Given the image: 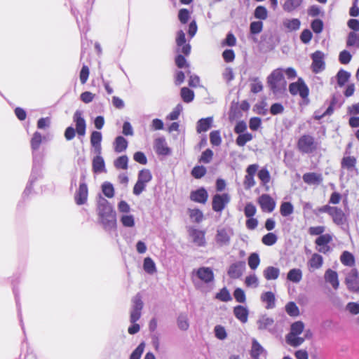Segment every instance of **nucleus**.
Here are the masks:
<instances>
[{"mask_svg": "<svg viewBox=\"0 0 359 359\" xmlns=\"http://www.w3.org/2000/svg\"><path fill=\"white\" fill-rule=\"evenodd\" d=\"M143 269L149 274H154L156 272V264L150 257H146L144 259Z\"/></svg>", "mask_w": 359, "mask_h": 359, "instance_id": "a19ab883", "label": "nucleus"}, {"mask_svg": "<svg viewBox=\"0 0 359 359\" xmlns=\"http://www.w3.org/2000/svg\"><path fill=\"white\" fill-rule=\"evenodd\" d=\"M289 91L291 95H299L302 99L307 98L309 93V88L302 78L289 85Z\"/></svg>", "mask_w": 359, "mask_h": 359, "instance_id": "423d86ee", "label": "nucleus"}, {"mask_svg": "<svg viewBox=\"0 0 359 359\" xmlns=\"http://www.w3.org/2000/svg\"><path fill=\"white\" fill-rule=\"evenodd\" d=\"M194 273H196L198 279L206 284L212 282L214 280L213 271L209 267H200L196 271H194Z\"/></svg>", "mask_w": 359, "mask_h": 359, "instance_id": "4468645a", "label": "nucleus"}, {"mask_svg": "<svg viewBox=\"0 0 359 359\" xmlns=\"http://www.w3.org/2000/svg\"><path fill=\"white\" fill-rule=\"evenodd\" d=\"M348 289L353 292L359 291V276L355 269H353L347 274L345 279Z\"/></svg>", "mask_w": 359, "mask_h": 359, "instance_id": "1a4fd4ad", "label": "nucleus"}, {"mask_svg": "<svg viewBox=\"0 0 359 359\" xmlns=\"http://www.w3.org/2000/svg\"><path fill=\"white\" fill-rule=\"evenodd\" d=\"M259 168L257 164H251L246 169L243 185L245 189H250L255 185L254 177Z\"/></svg>", "mask_w": 359, "mask_h": 359, "instance_id": "9d476101", "label": "nucleus"}, {"mask_svg": "<svg viewBox=\"0 0 359 359\" xmlns=\"http://www.w3.org/2000/svg\"><path fill=\"white\" fill-rule=\"evenodd\" d=\"M88 187L87 184L83 182L80 183L79 188L75 194V201L77 205H83L86 203L88 198Z\"/></svg>", "mask_w": 359, "mask_h": 359, "instance_id": "a211bd4d", "label": "nucleus"}, {"mask_svg": "<svg viewBox=\"0 0 359 359\" xmlns=\"http://www.w3.org/2000/svg\"><path fill=\"white\" fill-rule=\"evenodd\" d=\"M190 237L192 242L198 247H204L206 245L205 232L204 231L198 230L191 228L189 231Z\"/></svg>", "mask_w": 359, "mask_h": 359, "instance_id": "f8f14e48", "label": "nucleus"}, {"mask_svg": "<svg viewBox=\"0 0 359 359\" xmlns=\"http://www.w3.org/2000/svg\"><path fill=\"white\" fill-rule=\"evenodd\" d=\"M266 354L265 349L257 341V339H252L250 355L253 359H259L261 355Z\"/></svg>", "mask_w": 359, "mask_h": 359, "instance_id": "5701e85b", "label": "nucleus"}, {"mask_svg": "<svg viewBox=\"0 0 359 359\" xmlns=\"http://www.w3.org/2000/svg\"><path fill=\"white\" fill-rule=\"evenodd\" d=\"M176 51L178 53H183L185 55H189L191 52V46L189 43L186 42L185 34L182 30L177 32L176 36Z\"/></svg>", "mask_w": 359, "mask_h": 359, "instance_id": "6e6552de", "label": "nucleus"}, {"mask_svg": "<svg viewBox=\"0 0 359 359\" xmlns=\"http://www.w3.org/2000/svg\"><path fill=\"white\" fill-rule=\"evenodd\" d=\"M229 201L230 196L228 194H217L212 198V210L217 212H222Z\"/></svg>", "mask_w": 359, "mask_h": 359, "instance_id": "0eeeda50", "label": "nucleus"}, {"mask_svg": "<svg viewBox=\"0 0 359 359\" xmlns=\"http://www.w3.org/2000/svg\"><path fill=\"white\" fill-rule=\"evenodd\" d=\"M145 347L144 342L140 343L138 346L133 351L130 356V359H140Z\"/></svg>", "mask_w": 359, "mask_h": 359, "instance_id": "052dcab7", "label": "nucleus"}, {"mask_svg": "<svg viewBox=\"0 0 359 359\" xmlns=\"http://www.w3.org/2000/svg\"><path fill=\"white\" fill-rule=\"evenodd\" d=\"M258 177L263 184H266L270 181V174L267 169L262 168L258 172Z\"/></svg>", "mask_w": 359, "mask_h": 359, "instance_id": "69168bd1", "label": "nucleus"}, {"mask_svg": "<svg viewBox=\"0 0 359 359\" xmlns=\"http://www.w3.org/2000/svg\"><path fill=\"white\" fill-rule=\"evenodd\" d=\"M152 179V175L149 170L142 169L138 173L137 181L144 184H147Z\"/></svg>", "mask_w": 359, "mask_h": 359, "instance_id": "37998d69", "label": "nucleus"}, {"mask_svg": "<svg viewBox=\"0 0 359 359\" xmlns=\"http://www.w3.org/2000/svg\"><path fill=\"white\" fill-rule=\"evenodd\" d=\"M122 224L126 227H133L135 225L134 217L131 215H124L121 218Z\"/></svg>", "mask_w": 359, "mask_h": 359, "instance_id": "e2e57ef3", "label": "nucleus"}, {"mask_svg": "<svg viewBox=\"0 0 359 359\" xmlns=\"http://www.w3.org/2000/svg\"><path fill=\"white\" fill-rule=\"evenodd\" d=\"M279 274L280 269L272 266L266 267L263 271L264 277L268 280L277 279Z\"/></svg>", "mask_w": 359, "mask_h": 359, "instance_id": "7c9ffc66", "label": "nucleus"}, {"mask_svg": "<svg viewBox=\"0 0 359 359\" xmlns=\"http://www.w3.org/2000/svg\"><path fill=\"white\" fill-rule=\"evenodd\" d=\"M287 278L293 283H299L302 278V272L299 269H292L287 273Z\"/></svg>", "mask_w": 359, "mask_h": 359, "instance_id": "c9c22d12", "label": "nucleus"}, {"mask_svg": "<svg viewBox=\"0 0 359 359\" xmlns=\"http://www.w3.org/2000/svg\"><path fill=\"white\" fill-rule=\"evenodd\" d=\"M260 299L266 304V309H272L276 306V297L272 292H265L261 294Z\"/></svg>", "mask_w": 359, "mask_h": 359, "instance_id": "412c9836", "label": "nucleus"}, {"mask_svg": "<svg viewBox=\"0 0 359 359\" xmlns=\"http://www.w3.org/2000/svg\"><path fill=\"white\" fill-rule=\"evenodd\" d=\"M214 332L215 337L220 340H224L227 337L225 328L222 325H216Z\"/></svg>", "mask_w": 359, "mask_h": 359, "instance_id": "0e129e2a", "label": "nucleus"}, {"mask_svg": "<svg viewBox=\"0 0 359 359\" xmlns=\"http://www.w3.org/2000/svg\"><path fill=\"white\" fill-rule=\"evenodd\" d=\"M340 260L344 265L348 266H352L355 264L353 255L348 251L343 252L340 257Z\"/></svg>", "mask_w": 359, "mask_h": 359, "instance_id": "58836bf2", "label": "nucleus"}, {"mask_svg": "<svg viewBox=\"0 0 359 359\" xmlns=\"http://www.w3.org/2000/svg\"><path fill=\"white\" fill-rule=\"evenodd\" d=\"M297 147L300 152L311 154L317 149V142L313 136L304 135L299 137Z\"/></svg>", "mask_w": 359, "mask_h": 359, "instance_id": "20e7f679", "label": "nucleus"}, {"mask_svg": "<svg viewBox=\"0 0 359 359\" xmlns=\"http://www.w3.org/2000/svg\"><path fill=\"white\" fill-rule=\"evenodd\" d=\"M217 299H219L222 302H229L232 299L231 296L229 292V290L226 287H223L219 292L216 294L215 297Z\"/></svg>", "mask_w": 359, "mask_h": 359, "instance_id": "6e6d98bb", "label": "nucleus"}, {"mask_svg": "<svg viewBox=\"0 0 359 359\" xmlns=\"http://www.w3.org/2000/svg\"><path fill=\"white\" fill-rule=\"evenodd\" d=\"M82 111L77 110L74 114L73 120L76 124V131L79 136L83 137L86 134V123L82 116Z\"/></svg>", "mask_w": 359, "mask_h": 359, "instance_id": "ddd939ff", "label": "nucleus"}, {"mask_svg": "<svg viewBox=\"0 0 359 359\" xmlns=\"http://www.w3.org/2000/svg\"><path fill=\"white\" fill-rule=\"evenodd\" d=\"M128 156L126 155L121 156L115 160L114 166L118 169L126 170V169H128Z\"/></svg>", "mask_w": 359, "mask_h": 359, "instance_id": "603ef678", "label": "nucleus"}, {"mask_svg": "<svg viewBox=\"0 0 359 359\" xmlns=\"http://www.w3.org/2000/svg\"><path fill=\"white\" fill-rule=\"evenodd\" d=\"M301 22L299 19H286L283 21V25L290 31H295L299 29Z\"/></svg>", "mask_w": 359, "mask_h": 359, "instance_id": "ea45409f", "label": "nucleus"}, {"mask_svg": "<svg viewBox=\"0 0 359 359\" xmlns=\"http://www.w3.org/2000/svg\"><path fill=\"white\" fill-rule=\"evenodd\" d=\"M303 180L309 184H319L323 181L320 174L316 172H308L303 175Z\"/></svg>", "mask_w": 359, "mask_h": 359, "instance_id": "c756f323", "label": "nucleus"}, {"mask_svg": "<svg viewBox=\"0 0 359 359\" xmlns=\"http://www.w3.org/2000/svg\"><path fill=\"white\" fill-rule=\"evenodd\" d=\"M273 319L272 318L267 316L266 315L262 316L257 321L258 329L261 330H269L271 327L273 326Z\"/></svg>", "mask_w": 359, "mask_h": 359, "instance_id": "bb28decb", "label": "nucleus"}, {"mask_svg": "<svg viewBox=\"0 0 359 359\" xmlns=\"http://www.w3.org/2000/svg\"><path fill=\"white\" fill-rule=\"evenodd\" d=\"M311 27L315 33L320 34L323 29V22L320 19H316L312 21Z\"/></svg>", "mask_w": 359, "mask_h": 359, "instance_id": "774afa93", "label": "nucleus"}, {"mask_svg": "<svg viewBox=\"0 0 359 359\" xmlns=\"http://www.w3.org/2000/svg\"><path fill=\"white\" fill-rule=\"evenodd\" d=\"M332 241V236L330 234H322L319 237H318L315 243L316 245H328Z\"/></svg>", "mask_w": 359, "mask_h": 359, "instance_id": "5fc2aeb1", "label": "nucleus"}, {"mask_svg": "<svg viewBox=\"0 0 359 359\" xmlns=\"http://www.w3.org/2000/svg\"><path fill=\"white\" fill-rule=\"evenodd\" d=\"M206 173V169L203 166H196L191 171V175L196 179L201 178Z\"/></svg>", "mask_w": 359, "mask_h": 359, "instance_id": "338daca9", "label": "nucleus"}, {"mask_svg": "<svg viewBox=\"0 0 359 359\" xmlns=\"http://www.w3.org/2000/svg\"><path fill=\"white\" fill-rule=\"evenodd\" d=\"M356 159L353 156L344 157L341 160V168H346L348 170H353L355 168Z\"/></svg>", "mask_w": 359, "mask_h": 359, "instance_id": "4c0bfd02", "label": "nucleus"}, {"mask_svg": "<svg viewBox=\"0 0 359 359\" xmlns=\"http://www.w3.org/2000/svg\"><path fill=\"white\" fill-rule=\"evenodd\" d=\"M252 138V135L249 133H242L239 134L236 140V142L239 147H243L247 142L251 141Z\"/></svg>", "mask_w": 359, "mask_h": 359, "instance_id": "a18cd8bd", "label": "nucleus"}, {"mask_svg": "<svg viewBox=\"0 0 359 359\" xmlns=\"http://www.w3.org/2000/svg\"><path fill=\"white\" fill-rule=\"evenodd\" d=\"M102 134L98 131H93L91 133L90 136V144L95 149V151L97 154H101V141H102Z\"/></svg>", "mask_w": 359, "mask_h": 359, "instance_id": "b1692460", "label": "nucleus"}, {"mask_svg": "<svg viewBox=\"0 0 359 359\" xmlns=\"http://www.w3.org/2000/svg\"><path fill=\"white\" fill-rule=\"evenodd\" d=\"M267 83L274 94H280L286 89L287 82L283 76V69L273 70L267 78Z\"/></svg>", "mask_w": 359, "mask_h": 359, "instance_id": "f03ea898", "label": "nucleus"}, {"mask_svg": "<svg viewBox=\"0 0 359 359\" xmlns=\"http://www.w3.org/2000/svg\"><path fill=\"white\" fill-rule=\"evenodd\" d=\"M259 203L264 212H271L276 206L274 200L267 194L262 195L259 198Z\"/></svg>", "mask_w": 359, "mask_h": 359, "instance_id": "2eb2a0df", "label": "nucleus"}, {"mask_svg": "<svg viewBox=\"0 0 359 359\" xmlns=\"http://www.w3.org/2000/svg\"><path fill=\"white\" fill-rule=\"evenodd\" d=\"M245 269V263L244 262H235L229 266L228 270V275L231 278H238L242 276Z\"/></svg>", "mask_w": 359, "mask_h": 359, "instance_id": "f3484780", "label": "nucleus"}, {"mask_svg": "<svg viewBox=\"0 0 359 359\" xmlns=\"http://www.w3.org/2000/svg\"><path fill=\"white\" fill-rule=\"evenodd\" d=\"M233 314L241 323H245L248 321V310L247 308L241 305L236 306L233 309Z\"/></svg>", "mask_w": 359, "mask_h": 359, "instance_id": "c85d7f7f", "label": "nucleus"}, {"mask_svg": "<svg viewBox=\"0 0 359 359\" xmlns=\"http://www.w3.org/2000/svg\"><path fill=\"white\" fill-rule=\"evenodd\" d=\"M278 237L273 233H268L267 234L264 235L262 238V243L268 246L274 245L276 243Z\"/></svg>", "mask_w": 359, "mask_h": 359, "instance_id": "3c124183", "label": "nucleus"}, {"mask_svg": "<svg viewBox=\"0 0 359 359\" xmlns=\"http://www.w3.org/2000/svg\"><path fill=\"white\" fill-rule=\"evenodd\" d=\"M260 262L259 257L257 253H252L248 257V265L250 268L255 270L257 268Z\"/></svg>", "mask_w": 359, "mask_h": 359, "instance_id": "864d4df0", "label": "nucleus"}, {"mask_svg": "<svg viewBox=\"0 0 359 359\" xmlns=\"http://www.w3.org/2000/svg\"><path fill=\"white\" fill-rule=\"evenodd\" d=\"M285 311L290 316H297L299 314V308L293 302H290L285 305Z\"/></svg>", "mask_w": 359, "mask_h": 359, "instance_id": "8fccbe9b", "label": "nucleus"}, {"mask_svg": "<svg viewBox=\"0 0 359 359\" xmlns=\"http://www.w3.org/2000/svg\"><path fill=\"white\" fill-rule=\"evenodd\" d=\"M189 217L191 219L196 223H200L203 219V214L199 209H189Z\"/></svg>", "mask_w": 359, "mask_h": 359, "instance_id": "49530a36", "label": "nucleus"}, {"mask_svg": "<svg viewBox=\"0 0 359 359\" xmlns=\"http://www.w3.org/2000/svg\"><path fill=\"white\" fill-rule=\"evenodd\" d=\"M330 215L332 217L334 223L336 224L341 225L344 224L346 220L345 215L341 208L334 206Z\"/></svg>", "mask_w": 359, "mask_h": 359, "instance_id": "4be33fe9", "label": "nucleus"}, {"mask_svg": "<svg viewBox=\"0 0 359 359\" xmlns=\"http://www.w3.org/2000/svg\"><path fill=\"white\" fill-rule=\"evenodd\" d=\"M212 117H208L205 118H201L197 122V132L201 133L202 132H206L212 123Z\"/></svg>", "mask_w": 359, "mask_h": 359, "instance_id": "2f4dec72", "label": "nucleus"}, {"mask_svg": "<svg viewBox=\"0 0 359 359\" xmlns=\"http://www.w3.org/2000/svg\"><path fill=\"white\" fill-rule=\"evenodd\" d=\"M42 137L40 133L35 132L31 140V147L33 150H37L41 143Z\"/></svg>", "mask_w": 359, "mask_h": 359, "instance_id": "4d7b16f0", "label": "nucleus"}, {"mask_svg": "<svg viewBox=\"0 0 359 359\" xmlns=\"http://www.w3.org/2000/svg\"><path fill=\"white\" fill-rule=\"evenodd\" d=\"M312 69L315 73H319L325 69L324 54L323 52L317 50L311 55Z\"/></svg>", "mask_w": 359, "mask_h": 359, "instance_id": "9b49d317", "label": "nucleus"}, {"mask_svg": "<svg viewBox=\"0 0 359 359\" xmlns=\"http://www.w3.org/2000/svg\"><path fill=\"white\" fill-rule=\"evenodd\" d=\"M143 306L142 296L138 293L132 299V306L130 312L131 323L137 322L140 318Z\"/></svg>", "mask_w": 359, "mask_h": 359, "instance_id": "39448f33", "label": "nucleus"}, {"mask_svg": "<svg viewBox=\"0 0 359 359\" xmlns=\"http://www.w3.org/2000/svg\"><path fill=\"white\" fill-rule=\"evenodd\" d=\"M128 141L125 137L122 136H118L114 142V151L116 153H121L125 151L128 147Z\"/></svg>", "mask_w": 359, "mask_h": 359, "instance_id": "473e14b6", "label": "nucleus"}, {"mask_svg": "<svg viewBox=\"0 0 359 359\" xmlns=\"http://www.w3.org/2000/svg\"><path fill=\"white\" fill-rule=\"evenodd\" d=\"M346 46L348 47L354 46L359 48V34L354 32H350L346 41Z\"/></svg>", "mask_w": 359, "mask_h": 359, "instance_id": "c03bdc74", "label": "nucleus"}, {"mask_svg": "<svg viewBox=\"0 0 359 359\" xmlns=\"http://www.w3.org/2000/svg\"><path fill=\"white\" fill-rule=\"evenodd\" d=\"M304 330V323L302 321H296L290 326V331L286 335V342L293 346L297 347L300 346L305 341V338L299 337Z\"/></svg>", "mask_w": 359, "mask_h": 359, "instance_id": "7ed1b4c3", "label": "nucleus"}, {"mask_svg": "<svg viewBox=\"0 0 359 359\" xmlns=\"http://www.w3.org/2000/svg\"><path fill=\"white\" fill-rule=\"evenodd\" d=\"M254 15L257 19L266 20L268 16V12L265 7L259 6L255 8Z\"/></svg>", "mask_w": 359, "mask_h": 359, "instance_id": "13d9d810", "label": "nucleus"}, {"mask_svg": "<svg viewBox=\"0 0 359 359\" xmlns=\"http://www.w3.org/2000/svg\"><path fill=\"white\" fill-rule=\"evenodd\" d=\"M302 1L303 0H286L283 4V8L285 11L291 13L300 6Z\"/></svg>", "mask_w": 359, "mask_h": 359, "instance_id": "f704fd0d", "label": "nucleus"}, {"mask_svg": "<svg viewBox=\"0 0 359 359\" xmlns=\"http://www.w3.org/2000/svg\"><path fill=\"white\" fill-rule=\"evenodd\" d=\"M208 197V192L204 188H201L196 191H193L190 194V199L191 201L203 204L206 203Z\"/></svg>", "mask_w": 359, "mask_h": 359, "instance_id": "6ab92c4d", "label": "nucleus"}, {"mask_svg": "<svg viewBox=\"0 0 359 359\" xmlns=\"http://www.w3.org/2000/svg\"><path fill=\"white\" fill-rule=\"evenodd\" d=\"M93 170L95 173L106 172L104 161L100 154H97L93 159Z\"/></svg>", "mask_w": 359, "mask_h": 359, "instance_id": "cd10ccee", "label": "nucleus"}, {"mask_svg": "<svg viewBox=\"0 0 359 359\" xmlns=\"http://www.w3.org/2000/svg\"><path fill=\"white\" fill-rule=\"evenodd\" d=\"M177 327L182 331H187L189 328V321L187 313H180L177 318Z\"/></svg>", "mask_w": 359, "mask_h": 359, "instance_id": "72a5a7b5", "label": "nucleus"}, {"mask_svg": "<svg viewBox=\"0 0 359 359\" xmlns=\"http://www.w3.org/2000/svg\"><path fill=\"white\" fill-rule=\"evenodd\" d=\"M294 211L293 205L290 202H283L280 208V212L282 216L287 217L290 215Z\"/></svg>", "mask_w": 359, "mask_h": 359, "instance_id": "de8ad7c7", "label": "nucleus"}, {"mask_svg": "<svg viewBox=\"0 0 359 359\" xmlns=\"http://www.w3.org/2000/svg\"><path fill=\"white\" fill-rule=\"evenodd\" d=\"M181 96L184 102H191L194 98V93L187 87H183L181 89Z\"/></svg>", "mask_w": 359, "mask_h": 359, "instance_id": "09e8293b", "label": "nucleus"}, {"mask_svg": "<svg viewBox=\"0 0 359 359\" xmlns=\"http://www.w3.org/2000/svg\"><path fill=\"white\" fill-rule=\"evenodd\" d=\"M102 192L107 198H112L114 196V189L113 185L109 182H104L102 186Z\"/></svg>", "mask_w": 359, "mask_h": 359, "instance_id": "bf43d9fd", "label": "nucleus"}, {"mask_svg": "<svg viewBox=\"0 0 359 359\" xmlns=\"http://www.w3.org/2000/svg\"><path fill=\"white\" fill-rule=\"evenodd\" d=\"M97 214L105 230L110 231L116 228V212L109 201L103 197H100L98 200Z\"/></svg>", "mask_w": 359, "mask_h": 359, "instance_id": "f257e3e1", "label": "nucleus"}, {"mask_svg": "<svg viewBox=\"0 0 359 359\" xmlns=\"http://www.w3.org/2000/svg\"><path fill=\"white\" fill-rule=\"evenodd\" d=\"M263 22L262 21H255L251 22L250 26V33L252 34H257L262 31Z\"/></svg>", "mask_w": 359, "mask_h": 359, "instance_id": "680f3d73", "label": "nucleus"}, {"mask_svg": "<svg viewBox=\"0 0 359 359\" xmlns=\"http://www.w3.org/2000/svg\"><path fill=\"white\" fill-rule=\"evenodd\" d=\"M216 242L220 246L227 245L230 242V234L226 229H219L217 231Z\"/></svg>", "mask_w": 359, "mask_h": 359, "instance_id": "aec40b11", "label": "nucleus"}, {"mask_svg": "<svg viewBox=\"0 0 359 359\" xmlns=\"http://www.w3.org/2000/svg\"><path fill=\"white\" fill-rule=\"evenodd\" d=\"M341 105V96L333 95L330 102V104L325 111V114H332L335 108H339Z\"/></svg>", "mask_w": 359, "mask_h": 359, "instance_id": "e433bc0d", "label": "nucleus"}, {"mask_svg": "<svg viewBox=\"0 0 359 359\" xmlns=\"http://www.w3.org/2000/svg\"><path fill=\"white\" fill-rule=\"evenodd\" d=\"M325 279L326 282L330 283L334 289L339 287V282L338 280V274L336 271L329 269L325 273Z\"/></svg>", "mask_w": 359, "mask_h": 359, "instance_id": "a878e982", "label": "nucleus"}, {"mask_svg": "<svg viewBox=\"0 0 359 359\" xmlns=\"http://www.w3.org/2000/svg\"><path fill=\"white\" fill-rule=\"evenodd\" d=\"M154 149L158 155L168 156L171 153L170 149L168 147L166 141L163 137H158L154 142Z\"/></svg>", "mask_w": 359, "mask_h": 359, "instance_id": "dca6fc26", "label": "nucleus"}, {"mask_svg": "<svg viewBox=\"0 0 359 359\" xmlns=\"http://www.w3.org/2000/svg\"><path fill=\"white\" fill-rule=\"evenodd\" d=\"M323 264V258L321 255L314 253L308 262V266L310 271L320 269Z\"/></svg>", "mask_w": 359, "mask_h": 359, "instance_id": "393cba45", "label": "nucleus"}, {"mask_svg": "<svg viewBox=\"0 0 359 359\" xmlns=\"http://www.w3.org/2000/svg\"><path fill=\"white\" fill-rule=\"evenodd\" d=\"M351 74L344 69H340L337 74V83L342 87L348 81Z\"/></svg>", "mask_w": 359, "mask_h": 359, "instance_id": "79ce46f5", "label": "nucleus"}]
</instances>
